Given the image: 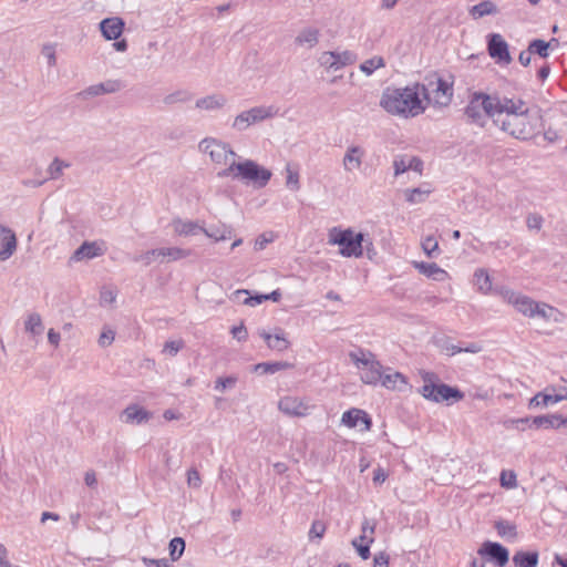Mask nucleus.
Returning a JSON list of instances; mask_svg holds the SVG:
<instances>
[{
    "label": "nucleus",
    "mask_w": 567,
    "mask_h": 567,
    "mask_svg": "<svg viewBox=\"0 0 567 567\" xmlns=\"http://www.w3.org/2000/svg\"><path fill=\"white\" fill-rule=\"evenodd\" d=\"M496 116L495 126L517 140H529L542 127V115L537 109H530L518 96H505Z\"/></svg>",
    "instance_id": "1"
},
{
    "label": "nucleus",
    "mask_w": 567,
    "mask_h": 567,
    "mask_svg": "<svg viewBox=\"0 0 567 567\" xmlns=\"http://www.w3.org/2000/svg\"><path fill=\"white\" fill-rule=\"evenodd\" d=\"M426 86L413 83L404 87H386L380 99V106L389 114L403 118L416 117L426 110Z\"/></svg>",
    "instance_id": "2"
},
{
    "label": "nucleus",
    "mask_w": 567,
    "mask_h": 567,
    "mask_svg": "<svg viewBox=\"0 0 567 567\" xmlns=\"http://www.w3.org/2000/svg\"><path fill=\"white\" fill-rule=\"evenodd\" d=\"M503 99L504 96L497 93L473 92L468 96V102L464 111L466 121L478 127H485L488 120H491L495 125Z\"/></svg>",
    "instance_id": "3"
},
{
    "label": "nucleus",
    "mask_w": 567,
    "mask_h": 567,
    "mask_svg": "<svg viewBox=\"0 0 567 567\" xmlns=\"http://www.w3.org/2000/svg\"><path fill=\"white\" fill-rule=\"evenodd\" d=\"M231 165L218 171L217 177L240 181L246 185H251L254 188H264L272 176L271 171L252 159L245 158L231 162Z\"/></svg>",
    "instance_id": "4"
},
{
    "label": "nucleus",
    "mask_w": 567,
    "mask_h": 567,
    "mask_svg": "<svg viewBox=\"0 0 567 567\" xmlns=\"http://www.w3.org/2000/svg\"><path fill=\"white\" fill-rule=\"evenodd\" d=\"M365 241V236L362 233L355 234L351 228L341 229L333 227L328 234L329 245L340 246L339 252L343 257H361Z\"/></svg>",
    "instance_id": "5"
},
{
    "label": "nucleus",
    "mask_w": 567,
    "mask_h": 567,
    "mask_svg": "<svg viewBox=\"0 0 567 567\" xmlns=\"http://www.w3.org/2000/svg\"><path fill=\"white\" fill-rule=\"evenodd\" d=\"M198 150L208 155L215 165L223 166V168L233 166L231 162H237L240 158L229 144L215 137L202 140Z\"/></svg>",
    "instance_id": "6"
},
{
    "label": "nucleus",
    "mask_w": 567,
    "mask_h": 567,
    "mask_svg": "<svg viewBox=\"0 0 567 567\" xmlns=\"http://www.w3.org/2000/svg\"><path fill=\"white\" fill-rule=\"evenodd\" d=\"M422 379L424 384L420 393L426 400L440 403L444 401H458L463 398V394L456 388L443 383H435L437 378L434 373L424 372Z\"/></svg>",
    "instance_id": "7"
},
{
    "label": "nucleus",
    "mask_w": 567,
    "mask_h": 567,
    "mask_svg": "<svg viewBox=\"0 0 567 567\" xmlns=\"http://www.w3.org/2000/svg\"><path fill=\"white\" fill-rule=\"evenodd\" d=\"M351 361L360 371V379L365 384H377L382 378V365L375 355L365 350L352 351L349 353Z\"/></svg>",
    "instance_id": "8"
},
{
    "label": "nucleus",
    "mask_w": 567,
    "mask_h": 567,
    "mask_svg": "<svg viewBox=\"0 0 567 567\" xmlns=\"http://www.w3.org/2000/svg\"><path fill=\"white\" fill-rule=\"evenodd\" d=\"M279 109L275 105H258L240 112L235 116L231 127L237 132H244L254 124L275 117Z\"/></svg>",
    "instance_id": "9"
},
{
    "label": "nucleus",
    "mask_w": 567,
    "mask_h": 567,
    "mask_svg": "<svg viewBox=\"0 0 567 567\" xmlns=\"http://www.w3.org/2000/svg\"><path fill=\"white\" fill-rule=\"evenodd\" d=\"M192 251L179 247H162L147 250L133 258L136 262H142L144 266H150L154 261L172 262L189 257Z\"/></svg>",
    "instance_id": "10"
},
{
    "label": "nucleus",
    "mask_w": 567,
    "mask_h": 567,
    "mask_svg": "<svg viewBox=\"0 0 567 567\" xmlns=\"http://www.w3.org/2000/svg\"><path fill=\"white\" fill-rule=\"evenodd\" d=\"M429 86L431 89L426 87V96H423L426 105L431 103L434 106L445 107L451 103L453 89L446 81L436 78L429 82Z\"/></svg>",
    "instance_id": "11"
},
{
    "label": "nucleus",
    "mask_w": 567,
    "mask_h": 567,
    "mask_svg": "<svg viewBox=\"0 0 567 567\" xmlns=\"http://www.w3.org/2000/svg\"><path fill=\"white\" fill-rule=\"evenodd\" d=\"M563 400H567V388L548 385L529 399V409H545Z\"/></svg>",
    "instance_id": "12"
},
{
    "label": "nucleus",
    "mask_w": 567,
    "mask_h": 567,
    "mask_svg": "<svg viewBox=\"0 0 567 567\" xmlns=\"http://www.w3.org/2000/svg\"><path fill=\"white\" fill-rule=\"evenodd\" d=\"M279 410L290 416H307L315 409L309 398L293 395L282 396L278 402Z\"/></svg>",
    "instance_id": "13"
},
{
    "label": "nucleus",
    "mask_w": 567,
    "mask_h": 567,
    "mask_svg": "<svg viewBox=\"0 0 567 567\" xmlns=\"http://www.w3.org/2000/svg\"><path fill=\"white\" fill-rule=\"evenodd\" d=\"M498 293L505 302L512 305L519 313L534 319V306L536 301L530 297L508 288H501Z\"/></svg>",
    "instance_id": "14"
},
{
    "label": "nucleus",
    "mask_w": 567,
    "mask_h": 567,
    "mask_svg": "<svg viewBox=\"0 0 567 567\" xmlns=\"http://www.w3.org/2000/svg\"><path fill=\"white\" fill-rule=\"evenodd\" d=\"M478 555L487 557L498 567H504L509 559V553L503 545L494 542H485L478 549Z\"/></svg>",
    "instance_id": "15"
},
{
    "label": "nucleus",
    "mask_w": 567,
    "mask_h": 567,
    "mask_svg": "<svg viewBox=\"0 0 567 567\" xmlns=\"http://www.w3.org/2000/svg\"><path fill=\"white\" fill-rule=\"evenodd\" d=\"M18 238L16 233L0 224V261L10 259L17 251Z\"/></svg>",
    "instance_id": "16"
},
{
    "label": "nucleus",
    "mask_w": 567,
    "mask_h": 567,
    "mask_svg": "<svg viewBox=\"0 0 567 567\" xmlns=\"http://www.w3.org/2000/svg\"><path fill=\"white\" fill-rule=\"evenodd\" d=\"M488 53L493 59H496L499 63L509 64L512 62L511 54L508 52V44L503 39V37L498 33H493L489 35L488 43Z\"/></svg>",
    "instance_id": "17"
},
{
    "label": "nucleus",
    "mask_w": 567,
    "mask_h": 567,
    "mask_svg": "<svg viewBox=\"0 0 567 567\" xmlns=\"http://www.w3.org/2000/svg\"><path fill=\"white\" fill-rule=\"evenodd\" d=\"M365 157V150L360 145H350L347 147L342 158V167L346 173L359 171Z\"/></svg>",
    "instance_id": "18"
},
{
    "label": "nucleus",
    "mask_w": 567,
    "mask_h": 567,
    "mask_svg": "<svg viewBox=\"0 0 567 567\" xmlns=\"http://www.w3.org/2000/svg\"><path fill=\"white\" fill-rule=\"evenodd\" d=\"M258 334L265 340L267 347L271 350L282 352L290 347L286 332L280 328H276L274 333L266 330H259Z\"/></svg>",
    "instance_id": "19"
},
{
    "label": "nucleus",
    "mask_w": 567,
    "mask_h": 567,
    "mask_svg": "<svg viewBox=\"0 0 567 567\" xmlns=\"http://www.w3.org/2000/svg\"><path fill=\"white\" fill-rule=\"evenodd\" d=\"M174 234L183 237H193L203 234L204 224L199 220L175 218L172 221Z\"/></svg>",
    "instance_id": "20"
},
{
    "label": "nucleus",
    "mask_w": 567,
    "mask_h": 567,
    "mask_svg": "<svg viewBox=\"0 0 567 567\" xmlns=\"http://www.w3.org/2000/svg\"><path fill=\"white\" fill-rule=\"evenodd\" d=\"M123 87L122 82L118 80H107L102 83L93 84L83 90L80 95L83 99L100 96L118 92Z\"/></svg>",
    "instance_id": "21"
},
{
    "label": "nucleus",
    "mask_w": 567,
    "mask_h": 567,
    "mask_svg": "<svg viewBox=\"0 0 567 567\" xmlns=\"http://www.w3.org/2000/svg\"><path fill=\"white\" fill-rule=\"evenodd\" d=\"M105 252L102 243L84 241L72 255L71 259L74 261H82L100 257Z\"/></svg>",
    "instance_id": "22"
},
{
    "label": "nucleus",
    "mask_w": 567,
    "mask_h": 567,
    "mask_svg": "<svg viewBox=\"0 0 567 567\" xmlns=\"http://www.w3.org/2000/svg\"><path fill=\"white\" fill-rule=\"evenodd\" d=\"M228 100L221 93H213L196 100L195 107L200 111L216 112L223 110Z\"/></svg>",
    "instance_id": "23"
},
{
    "label": "nucleus",
    "mask_w": 567,
    "mask_h": 567,
    "mask_svg": "<svg viewBox=\"0 0 567 567\" xmlns=\"http://www.w3.org/2000/svg\"><path fill=\"white\" fill-rule=\"evenodd\" d=\"M151 419V413L138 404H131L120 415L122 423H147Z\"/></svg>",
    "instance_id": "24"
},
{
    "label": "nucleus",
    "mask_w": 567,
    "mask_h": 567,
    "mask_svg": "<svg viewBox=\"0 0 567 567\" xmlns=\"http://www.w3.org/2000/svg\"><path fill=\"white\" fill-rule=\"evenodd\" d=\"M380 381L388 390L405 391L409 385L406 378L402 373L392 371L390 368L382 371V378Z\"/></svg>",
    "instance_id": "25"
},
{
    "label": "nucleus",
    "mask_w": 567,
    "mask_h": 567,
    "mask_svg": "<svg viewBox=\"0 0 567 567\" xmlns=\"http://www.w3.org/2000/svg\"><path fill=\"white\" fill-rule=\"evenodd\" d=\"M100 29L106 40H117L124 30V21L118 18H106L101 21Z\"/></svg>",
    "instance_id": "26"
},
{
    "label": "nucleus",
    "mask_w": 567,
    "mask_h": 567,
    "mask_svg": "<svg viewBox=\"0 0 567 567\" xmlns=\"http://www.w3.org/2000/svg\"><path fill=\"white\" fill-rule=\"evenodd\" d=\"M43 331L44 324L41 315L38 312L28 313L24 319V332L29 334L30 339L38 343Z\"/></svg>",
    "instance_id": "27"
},
{
    "label": "nucleus",
    "mask_w": 567,
    "mask_h": 567,
    "mask_svg": "<svg viewBox=\"0 0 567 567\" xmlns=\"http://www.w3.org/2000/svg\"><path fill=\"white\" fill-rule=\"evenodd\" d=\"M539 318L546 322L559 323L563 320V313L553 306L545 302H536L534 306V319Z\"/></svg>",
    "instance_id": "28"
},
{
    "label": "nucleus",
    "mask_w": 567,
    "mask_h": 567,
    "mask_svg": "<svg viewBox=\"0 0 567 567\" xmlns=\"http://www.w3.org/2000/svg\"><path fill=\"white\" fill-rule=\"evenodd\" d=\"M361 423L362 425H371V417L367 412L360 409H350L344 412L341 417V425H358Z\"/></svg>",
    "instance_id": "29"
},
{
    "label": "nucleus",
    "mask_w": 567,
    "mask_h": 567,
    "mask_svg": "<svg viewBox=\"0 0 567 567\" xmlns=\"http://www.w3.org/2000/svg\"><path fill=\"white\" fill-rule=\"evenodd\" d=\"M293 365L287 361L261 362L254 364L251 371L257 374H275L279 371L291 369Z\"/></svg>",
    "instance_id": "30"
},
{
    "label": "nucleus",
    "mask_w": 567,
    "mask_h": 567,
    "mask_svg": "<svg viewBox=\"0 0 567 567\" xmlns=\"http://www.w3.org/2000/svg\"><path fill=\"white\" fill-rule=\"evenodd\" d=\"M415 268L422 274L434 280L443 281L449 275L434 262H414Z\"/></svg>",
    "instance_id": "31"
},
{
    "label": "nucleus",
    "mask_w": 567,
    "mask_h": 567,
    "mask_svg": "<svg viewBox=\"0 0 567 567\" xmlns=\"http://www.w3.org/2000/svg\"><path fill=\"white\" fill-rule=\"evenodd\" d=\"M473 285L482 295H487L492 291V279L485 268H477L473 275Z\"/></svg>",
    "instance_id": "32"
},
{
    "label": "nucleus",
    "mask_w": 567,
    "mask_h": 567,
    "mask_svg": "<svg viewBox=\"0 0 567 567\" xmlns=\"http://www.w3.org/2000/svg\"><path fill=\"white\" fill-rule=\"evenodd\" d=\"M440 349L442 352H444L447 355H454L456 353H462V352L478 353L482 350V347L478 343L473 342V343L468 344L467 347L462 348V347H458V346L452 343L450 340L446 339L440 343Z\"/></svg>",
    "instance_id": "33"
},
{
    "label": "nucleus",
    "mask_w": 567,
    "mask_h": 567,
    "mask_svg": "<svg viewBox=\"0 0 567 567\" xmlns=\"http://www.w3.org/2000/svg\"><path fill=\"white\" fill-rule=\"evenodd\" d=\"M193 100V93L186 89H178L163 97V103L166 106H173L176 104H185Z\"/></svg>",
    "instance_id": "34"
},
{
    "label": "nucleus",
    "mask_w": 567,
    "mask_h": 567,
    "mask_svg": "<svg viewBox=\"0 0 567 567\" xmlns=\"http://www.w3.org/2000/svg\"><path fill=\"white\" fill-rule=\"evenodd\" d=\"M513 563L516 567H536L538 564L537 551H516L513 556Z\"/></svg>",
    "instance_id": "35"
},
{
    "label": "nucleus",
    "mask_w": 567,
    "mask_h": 567,
    "mask_svg": "<svg viewBox=\"0 0 567 567\" xmlns=\"http://www.w3.org/2000/svg\"><path fill=\"white\" fill-rule=\"evenodd\" d=\"M319 41V30L306 28L296 37V43L301 47L313 48Z\"/></svg>",
    "instance_id": "36"
},
{
    "label": "nucleus",
    "mask_w": 567,
    "mask_h": 567,
    "mask_svg": "<svg viewBox=\"0 0 567 567\" xmlns=\"http://www.w3.org/2000/svg\"><path fill=\"white\" fill-rule=\"evenodd\" d=\"M432 189L429 187H416L404 190L405 200L412 205L424 203Z\"/></svg>",
    "instance_id": "37"
},
{
    "label": "nucleus",
    "mask_w": 567,
    "mask_h": 567,
    "mask_svg": "<svg viewBox=\"0 0 567 567\" xmlns=\"http://www.w3.org/2000/svg\"><path fill=\"white\" fill-rule=\"evenodd\" d=\"M203 234L215 241H220L231 237V228L224 224L209 228L204 227Z\"/></svg>",
    "instance_id": "38"
},
{
    "label": "nucleus",
    "mask_w": 567,
    "mask_h": 567,
    "mask_svg": "<svg viewBox=\"0 0 567 567\" xmlns=\"http://www.w3.org/2000/svg\"><path fill=\"white\" fill-rule=\"evenodd\" d=\"M496 12L497 8L492 1H482L470 9V14L474 19H480L484 16L494 14Z\"/></svg>",
    "instance_id": "39"
},
{
    "label": "nucleus",
    "mask_w": 567,
    "mask_h": 567,
    "mask_svg": "<svg viewBox=\"0 0 567 567\" xmlns=\"http://www.w3.org/2000/svg\"><path fill=\"white\" fill-rule=\"evenodd\" d=\"M558 45V40L553 38L549 42L540 39L533 40L528 45L529 53H537L542 58L548 56V49L551 44Z\"/></svg>",
    "instance_id": "40"
},
{
    "label": "nucleus",
    "mask_w": 567,
    "mask_h": 567,
    "mask_svg": "<svg viewBox=\"0 0 567 567\" xmlns=\"http://www.w3.org/2000/svg\"><path fill=\"white\" fill-rule=\"evenodd\" d=\"M385 66V61L382 56L375 55L371 59H368L363 61L359 69L362 73H364L367 76H370L374 73L375 70L382 69Z\"/></svg>",
    "instance_id": "41"
},
{
    "label": "nucleus",
    "mask_w": 567,
    "mask_h": 567,
    "mask_svg": "<svg viewBox=\"0 0 567 567\" xmlns=\"http://www.w3.org/2000/svg\"><path fill=\"white\" fill-rule=\"evenodd\" d=\"M334 54L337 71L344 66L354 64L358 60L357 53L351 50L334 51Z\"/></svg>",
    "instance_id": "42"
},
{
    "label": "nucleus",
    "mask_w": 567,
    "mask_h": 567,
    "mask_svg": "<svg viewBox=\"0 0 567 567\" xmlns=\"http://www.w3.org/2000/svg\"><path fill=\"white\" fill-rule=\"evenodd\" d=\"M286 186L293 192H297L300 189V182H299V173L298 171L288 163L286 165Z\"/></svg>",
    "instance_id": "43"
},
{
    "label": "nucleus",
    "mask_w": 567,
    "mask_h": 567,
    "mask_svg": "<svg viewBox=\"0 0 567 567\" xmlns=\"http://www.w3.org/2000/svg\"><path fill=\"white\" fill-rule=\"evenodd\" d=\"M249 292L247 290H237L234 292V299L237 301H240V297L245 296V299L241 301L244 305H248L251 307H255L257 305H260L262 301L267 300V297L265 295H256L254 297L248 296Z\"/></svg>",
    "instance_id": "44"
},
{
    "label": "nucleus",
    "mask_w": 567,
    "mask_h": 567,
    "mask_svg": "<svg viewBox=\"0 0 567 567\" xmlns=\"http://www.w3.org/2000/svg\"><path fill=\"white\" fill-rule=\"evenodd\" d=\"M495 528H496L498 535L502 537L515 538L517 535L516 526L513 523L507 522V520L496 522Z\"/></svg>",
    "instance_id": "45"
},
{
    "label": "nucleus",
    "mask_w": 567,
    "mask_h": 567,
    "mask_svg": "<svg viewBox=\"0 0 567 567\" xmlns=\"http://www.w3.org/2000/svg\"><path fill=\"white\" fill-rule=\"evenodd\" d=\"M185 550V540L182 537H175L169 542V555L173 561L181 558Z\"/></svg>",
    "instance_id": "46"
},
{
    "label": "nucleus",
    "mask_w": 567,
    "mask_h": 567,
    "mask_svg": "<svg viewBox=\"0 0 567 567\" xmlns=\"http://www.w3.org/2000/svg\"><path fill=\"white\" fill-rule=\"evenodd\" d=\"M237 381H238V378L236 375L218 378L215 381L214 389H215V391H217L219 393H224L225 391L231 390L233 388H235Z\"/></svg>",
    "instance_id": "47"
},
{
    "label": "nucleus",
    "mask_w": 567,
    "mask_h": 567,
    "mask_svg": "<svg viewBox=\"0 0 567 567\" xmlns=\"http://www.w3.org/2000/svg\"><path fill=\"white\" fill-rule=\"evenodd\" d=\"M115 330L109 326H103L100 337L97 339V344L101 348L110 347L115 340Z\"/></svg>",
    "instance_id": "48"
},
{
    "label": "nucleus",
    "mask_w": 567,
    "mask_h": 567,
    "mask_svg": "<svg viewBox=\"0 0 567 567\" xmlns=\"http://www.w3.org/2000/svg\"><path fill=\"white\" fill-rule=\"evenodd\" d=\"M555 422L558 423V425H567V415L564 417L563 415H559V414H550V415L537 416L534 419L535 425H543V423L553 425Z\"/></svg>",
    "instance_id": "49"
},
{
    "label": "nucleus",
    "mask_w": 567,
    "mask_h": 567,
    "mask_svg": "<svg viewBox=\"0 0 567 567\" xmlns=\"http://www.w3.org/2000/svg\"><path fill=\"white\" fill-rule=\"evenodd\" d=\"M69 166H70L69 163H66L64 161H61L60 158L55 157L52 161V163L50 164L49 168H48V173L50 175V178L51 179L59 178L62 175L63 169L68 168Z\"/></svg>",
    "instance_id": "50"
},
{
    "label": "nucleus",
    "mask_w": 567,
    "mask_h": 567,
    "mask_svg": "<svg viewBox=\"0 0 567 567\" xmlns=\"http://www.w3.org/2000/svg\"><path fill=\"white\" fill-rule=\"evenodd\" d=\"M408 163H409V155H406V154H400L394 157L392 166L394 169L395 177H398L409 171Z\"/></svg>",
    "instance_id": "51"
},
{
    "label": "nucleus",
    "mask_w": 567,
    "mask_h": 567,
    "mask_svg": "<svg viewBox=\"0 0 567 567\" xmlns=\"http://www.w3.org/2000/svg\"><path fill=\"white\" fill-rule=\"evenodd\" d=\"M373 542V538H369L368 540L361 542L355 538L352 540V545L355 547L358 554L362 559H368L370 557V544Z\"/></svg>",
    "instance_id": "52"
},
{
    "label": "nucleus",
    "mask_w": 567,
    "mask_h": 567,
    "mask_svg": "<svg viewBox=\"0 0 567 567\" xmlns=\"http://www.w3.org/2000/svg\"><path fill=\"white\" fill-rule=\"evenodd\" d=\"M422 248L429 257H435L439 255V243L437 240L429 236L422 241Z\"/></svg>",
    "instance_id": "53"
},
{
    "label": "nucleus",
    "mask_w": 567,
    "mask_h": 567,
    "mask_svg": "<svg viewBox=\"0 0 567 567\" xmlns=\"http://www.w3.org/2000/svg\"><path fill=\"white\" fill-rule=\"evenodd\" d=\"M544 218L537 213H530L526 217V226L529 230H540L543 227Z\"/></svg>",
    "instance_id": "54"
},
{
    "label": "nucleus",
    "mask_w": 567,
    "mask_h": 567,
    "mask_svg": "<svg viewBox=\"0 0 567 567\" xmlns=\"http://www.w3.org/2000/svg\"><path fill=\"white\" fill-rule=\"evenodd\" d=\"M183 347H184V342L182 340L167 341L164 344L162 352L169 357H175Z\"/></svg>",
    "instance_id": "55"
},
{
    "label": "nucleus",
    "mask_w": 567,
    "mask_h": 567,
    "mask_svg": "<svg viewBox=\"0 0 567 567\" xmlns=\"http://www.w3.org/2000/svg\"><path fill=\"white\" fill-rule=\"evenodd\" d=\"M320 61V64L322 66H326L327 69H331V70H334L337 71V65H336V54H334V51H327V52H323L319 59Z\"/></svg>",
    "instance_id": "56"
},
{
    "label": "nucleus",
    "mask_w": 567,
    "mask_h": 567,
    "mask_svg": "<svg viewBox=\"0 0 567 567\" xmlns=\"http://www.w3.org/2000/svg\"><path fill=\"white\" fill-rule=\"evenodd\" d=\"M326 524L321 520H315L311 525V528L309 530V538L312 539L313 537L322 538L326 533Z\"/></svg>",
    "instance_id": "57"
},
{
    "label": "nucleus",
    "mask_w": 567,
    "mask_h": 567,
    "mask_svg": "<svg viewBox=\"0 0 567 567\" xmlns=\"http://www.w3.org/2000/svg\"><path fill=\"white\" fill-rule=\"evenodd\" d=\"M42 54L47 59L49 66H54L56 64V54L54 45L45 44L42 48Z\"/></svg>",
    "instance_id": "58"
},
{
    "label": "nucleus",
    "mask_w": 567,
    "mask_h": 567,
    "mask_svg": "<svg viewBox=\"0 0 567 567\" xmlns=\"http://www.w3.org/2000/svg\"><path fill=\"white\" fill-rule=\"evenodd\" d=\"M501 484L504 487L513 488L516 486V475L514 472L503 471L501 474Z\"/></svg>",
    "instance_id": "59"
},
{
    "label": "nucleus",
    "mask_w": 567,
    "mask_h": 567,
    "mask_svg": "<svg viewBox=\"0 0 567 567\" xmlns=\"http://www.w3.org/2000/svg\"><path fill=\"white\" fill-rule=\"evenodd\" d=\"M187 484L190 487H199L202 484L200 475L195 468H190L187 472Z\"/></svg>",
    "instance_id": "60"
},
{
    "label": "nucleus",
    "mask_w": 567,
    "mask_h": 567,
    "mask_svg": "<svg viewBox=\"0 0 567 567\" xmlns=\"http://www.w3.org/2000/svg\"><path fill=\"white\" fill-rule=\"evenodd\" d=\"M230 332H231L233 337L235 339H237L238 341H246V339L248 337L247 329L243 323L234 327Z\"/></svg>",
    "instance_id": "61"
},
{
    "label": "nucleus",
    "mask_w": 567,
    "mask_h": 567,
    "mask_svg": "<svg viewBox=\"0 0 567 567\" xmlns=\"http://www.w3.org/2000/svg\"><path fill=\"white\" fill-rule=\"evenodd\" d=\"M142 561L146 567H172L167 559H152L143 557Z\"/></svg>",
    "instance_id": "62"
},
{
    "label": "nucleus",
    "mask_w": 567,
    "mask_h": 567,
    "mask_svg": "<svg viewBox=\"0 0 567 567\" xmlns=\"http://www.w3.org/2000/svg\"><path fill=\"white\" fill-rule=\"evenodd\" d=\"M408 166H409V171L411 169L419 174H422L423 162L419 157L409 155Z\"/></svg>",
    "instance_id": "63"
},
{
    "label": "nucleus",
    "mask_w": 567,
    "mask_h": 567,
    "mask_svg": "<svg viewBox=\"0 0 567 567\" xmlns=\"http://www.w3.org/2000/svg\"><path fill=\"white\" fill-rule=\"evenodd\" d=\"M389 556L385 553H379L373 558V567H388Z\"/></svg>",
    "instance_id": "64"
}]
</instances>
